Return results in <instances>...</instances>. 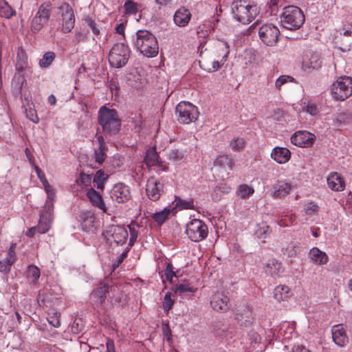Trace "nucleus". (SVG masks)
Listing matches in <instances>:
<instances>
[{
  "label": "nucleus",
  "mask_w": 352,
  "mask_h": 352,
  "mask_svg": "<svg viewBox=\"0 0 352 352\" xmlns=\"http://www.w3.org/2000/svg\"><path fill=\"white\" fill-rule=\"evenodd\" d=\"M109 286L107 283H101L100 286L93 290L91 298L94 304L100 305L106 299V294L109 292Z\"/></svg>",
  "instance_id": "nucleus-22"
},
{
  "label": "nucleus",
  "mask_w": 352,
  "mask_h": 352,
  "mask_svg": "<svg viewBox=\"0 0 352 352\" xmlns=\"http://www.w3.org/2000/svg\"><path fill=\"white\" fill-rule=\"evenodd\" d=\"M234 161L226 155H219L214 161V166L221 168L232 170Z\"/></svg>",
  "instance_id": "nucleus-31"
},
{
  "label": "nucleus",
  "mask_w": 352,
  "mask_h": 352,
  "mask_svg": "<svg viewBox=\"0 0 352 352\" xmlns=\"http://www.w3.org/2000/svg\"><path fill=\"white\" fill-rule=\"evenodd\" d=\"M16 14L14 10L8 3L6 0H0V16L10 19Z\"/></svg>",
  "instance_id": "nucleus-33"
},
{
  "label": "nucleus",
  "mask_w": 352,
  "mask_h": 352,
  "mask_svg": "<svg viewBox=\"0 0 352 352\" xmlns=\"http://www.w3.org/2000/svg\"><path fill=\"white\" fill-rule=\"evenodd\" d=\"M170 213V209L164 208L163 210H161L160 212L153 213L152 214V218L154 219L155 222H157L158 225L161 226L168 219Z\"/></svg>",
  "instance_id": "nucleus-35"
},
{
  "label": "nucleus",
  "mask_w": 352,
  "mask_h": 352,
  "mask_svg": "<svg viewBox=\"0 0 352 352\" xmlns=\"http://www.w3.org/2000/svg\"><path fill=\"white\" fill-rule=\"evenodd\" d=\"M50 18V9L49 5L46 3L41 4L31 21L30 30L32 32L36 34L40 32L43 26L48 23Z\"/></svg>",
  "instance_id": "nucleus-10"
},
{
  "label": "nucleus",
  "mask_w": 352,
  "mask_h": 352,
  "mask_svg": "<svg viewBox=\"0 0 352 352\" xmlns=\"http://www.w3.org/2000/svg\"><path fill=\"white\" fill-rule=\"evenodd\" d=\"M185 232L192 241L199 242L207 237L208 230L203 221L194 219L187 223Z\"/></svg>",
  "instance_id": "nucleus-8"
},
{
  "label": "nucleus",
  "mask_w": 352,
  "mask_h": 352,
  "mask_svg": "<svg viewBox=\"0 0 352 352\" xmlns=\"http://www.w3.org/2000/svg\"><path fill=\"white\" fill-rule=\"evenodd\" d=\"M47 321L54 327L58 328L60 325V313L55 309H52L47 313Z\"/></svg>",
  "instance_id": "nucleus-38"
},
{
  "label": "nucleus",
  "mask_w": 352,
  "mask_h": 352,
  "mask_svg": "<svg viewBox=\"0 0 352 352\" xmlns=\"http://www.w3.org/2000/svg\"><path fill=\"white\" fill-rule=\"evenodd\" d=\"M159 156L155 148H149L146 151L144 161L148 166H157L160 164Z\"/></svg>",
  "instance_id": "nucleus-32"
},
{
  "label": "nucleus",
  "mask_w": 352,
  "mask_h": 352,
  "mask_svg": "<svg viewBox=\"0 0 352 352\" xmlns=\"http://www.w3.org/2000/svg\"><path fill=\"white\" fill-rule=\"evenodd\" d=\"M271 157L278 164H285L291 157V152L287 148L277 146L273 148Z\"/></svg>",
  "instance_id": "nucleus-23"
},
{
  "label": "nucleus",
  "mask_w": 352,
  "mask_h": 352,
  "mask_svg": "<svg viewBox=\"0 0 352 352\" xmlns=\"http://www.w3.org/2000/svg\"><path fill=\"white\" fill-rule=\"evenodd\" d=\"M15 244H12L8 251V256L6 258L8 260H13V263L16 261V255L14 252Z\"/></svg>",
  "instance_id": "nucleus-63"
},
{
  "label": "nucleus",
  "mask_w": 352,
  "mask_h": 352,
  "mask_svg": "<svg viewBox=\"0 0 352 352\" xmlns=\"http://www.w3.org/2000/svg\"><path fill=\"white\" fill-rule=\"evenodd\" d=\"M98 124L106 135H113L119 132L121 120L115 109L103 106L98 111Z\"/></svg>",
  "instance_id": "nucleus-2"
},
{
  "label": "nucleus",
  "mask_w": 352,
  "mask_h": 352,
  "mask_svg": "<svg viewBox=\"0 0 352 352\" xmlns=\"http://www.w3.org/2000/svg\"><path fill=\"white\" fill-rule=\"evenodd\" d=\"M294 80V79L292 76L283 75L278 77V78L276 80L275 87L277 89L280 90L283 85L286 84L288 82H293Z\"/></svg>",
  "instance_id": "nucleus-51"
},
{
  "label": "nucleus",
  "mask_w": 352,
  "mask_h": 352,
  "mask_svg": "<svg viewBox=\"0 0 352 352\" xmlns=\"http://www.w3.org/2000/svg\"><path fill=\"white\" fill-rule=\"evenodd\" d=\"M212 331L217 337L226 338L229 336V325L221 322H216L213 324Z\"/></svg>",
  "instance_id": "nucleus-30"
},
{
  "label": "nucleus",
  "mask_w": 352,
  "mask_h": 352,
  "mask_svg": "<svg viewBox=\"0 0 352 352\" xmlns=\"http://www.w3.org/2000/svg\"><path fill=\"white\" fill-rule=\"evenodd\" d=\"M108 178V175L105 174L104 171L99 170L96 172L93 182L96 184L98 189H103L104 182Z\"/></svg>",
  "instance_id": "nucleus-40"
},
{
  "label": "nucleus",
  "mask_w": 352,
  "mask_h": 352,
  "mask_svg": "<svg viewBox=\"0 0 352 352\" xmlns=\"http://www.w3.org/2000/svg\"><path fill=\"white\" fill-rule=\"evenodd\" d=\"M162 331L164 336L167 338V340L169 341L171 339V329L168 324H162Z\"/></svg>",
  "instance_id": "nucleus-60"
},
{
  "label": "nucleus",
  "mask_w": 352,
  "mask_h": 352,
  "mask_svg": "<svg viewBox=\"0 0 352 352\" xmlns=\"http://www.w3.org/2000/svg\"><path fill=\"white\" fill-rule=\"evenodd\" d=\"M175 114L180 124H188L197 120L199 113L197 107L188 102L182 101L176 106Z\"/></svg>",
  "instance_id": "nucleus-6"
},
{
  "label": "nucleus",
  "mask_w": 352,
  "mask_h": 352,
  "mask_svg": "<svg viewBox=\"0 0 352 352\" xmlns=\"http://www.w3.org/2000/svg\"><path fill=\"white\" fill-rule=\"evenodd\" d=\"M322 61L320 56L315 52H309L304 54L302 61V69L307 72L318 69L321 67Z\"/></svg>",
  "instance_id": "nucleus-17"
},
{
  "label": "nucleus",
  "mask_w": 352,
  "mask_h": 352,
  "mask_svg": "<svg viewBox=\"0 0 352 352\" xmlns=\"http://www.w3.org/2000/svg\"><path fill=\"white\" fill-rule=\"evenodd\" d=\"M79 179L82 184L87 186L91 182V177L89 175L81 173Z\"/></svg>",
  "instance_id": "nucleus-62"
},
{
  "label": "nucleus",
  "mask_w": 352,
  "mask_h": 352,
  "mask_svg": "<svg viewBox=\"0 0 352 352\" xmlns=\"http://www.w3.org/2000/svg\"><path fill=\"white\" fill-rule=\"evenodd\" d=\"M319 207L314 204L309 203L304 206V210L306 214L312 216L318 213Z\"/></svg>",
  "instance_id": "nucleus-52"
},
{
  "label": "nucleus",
  "mask_w": 352,
  "mask_h": 352,
  "mask_svg": "<svg viewBox=\"0 0 352 352\" xmlns=\"http://www.w3.org/2000/svg\"><path fill=\"white\" fill-rule=\"evenodd\" d=\"M125 12L128 14H135L138 11V4L133 1H127L124 5Z\"/></svg>",
  "instance_id": "nucleus-48"
},
{
  "label": "nucleus",
  "mask_w": 352,
  "mask_h": 352,
  "mask_svg": "<svg viewBox=\"0 0 352 352\" xmlns=\"http://www.w3.org/2000/svg\"><path fill=\"white\" fill-rule=\"evenodd\" d=\"M280 22L283 28L296 30L304 23L305 16L299 8L294 6H287L280 15Z\"/></svg>",
  "instance_id": "nucleus-4"
},
{
  "label": "nucleus",
  "mask_w": 352,
  "mask_h": 352,
  "mask_svg": "<svg viewBox=\"0 0 352 352\" xmlns=\"http://www.w3.org/2000/svg\"><path fill=\"white\" fill-rule=\"evenodd\" d=\"M329 187L334 191H342L345 188V183L340 174L331 173L327 177Z\"/></svg>",
  "instance_id": "nucleus-24"
},
{
  "label": "nucleus",
  "mask_w": 352,
  "mask_h": 352,
  "mask_svg": "<svg viewBox=\"0 0 352 352\" xmlns=\"http://www.w3.org/2000/svg\"><path fill=\"white\" fill-rule=\"evenodd\" d=\"M192 14L190 10L185 7L178 8L173 16V21L179 27H186L189 23Z\"/></svg>",
  "instance_id": "nucleus-21"
},
{
  "label": "nucleus",
  "mask_w": 352,
  "mask_h": 352,
  "mask_svg": "<svg viewBox=\"0 0 352 352\" xmlns=\"http://www.w3.org/2000/svg\"><path fill=\"white\" fill-rule=\"evenodd\" d=\"M94 217L93 214H88L86 219L84 220L82 226L84 230H89L90 227H94Z\"/></svg>",
  "instance_id": "nucleus-56"
},
{
  "label": "nucleus",
  "mask_w": 352,
  "mask_h": 352,
  "mask_svg": "<svg viewBox=\"0 0 352 352\" xmlns=\"http://www.w3.org/2000/svg\"><path fill=\"white\" fill-rule=\"evenodd\" d=\"M280 0H269L267 2L271 14H276L278 11V3Z\"/></svg>",
  "instance_id": "nucleus-59"
},
{
  "label": "nucleus",
  "mask_w": 352,
  "mask_h": 352,
  "mask_svg": "<svg viewBox=\"0 0 352 352\" xmlns=\"http://www.w3.org/2000/svg\"><path fill=\"white\" fill-rule=\"evenodd\" d=\"M167 158L174 162H179L184 159V154L178 148H168L166 151Z\"/></svg>",
  "instance_id": "nucleus-39"
},
{
  "label": "nucleus",
  "mask_w": 352,
  "mask_h": 352,
  "mask_svg": "<svg viewBox=\"0 0 352 352\" xmlns=\"http://www.w3.org/2000/svg\"><path fill=\"white\" fill-rule=\"evenodd\" d=\"M87 196L94 206L98 208L103 212L107 211L102 196L96 190L93 188H89L87 190Z\"/></svg>",
  "instance_id": "nucleus-25"
},
{
  "label": "nucleus",
  "mask_w": 352,
  "mask_h": 352,
  "mask_svg": "<svg viewBox=\"0 0 352 352\" xmlns=\"http://www.w3.org/2000/svg\"><path fill=\"white\" fill-rule=\"evenodd\" d=\"M45 182L46 184L44 185V186H45V191L47 194V199L46 200L44 208H45V206H47L48 202L50 203L54 206L53 200L55 197V193L52 189V187L49 184L47 179H45Z\"/></svg>",
  "instance_id": "nucleus-50"
},
{
  "label": "nucleus",
  "mask_w": 352,
  "mask_h": 352,
  "mask_svg": "<svg viewBox=\"0 0 352 352\" xmlns=\"http://www.w3.org/2000/svg\"><path fill=\"white\" fill-rule=\"evenodd\" d=\"M352 120V114L350 112H342L338 114L335 119V122L336 123H344L348 124L350 123Z\"/></svg>",
  "instance_id": "nucleus-45"
},
{
  "label": "nucleus",
  "mask_w": 352,
  "mask_h": 352,
  "mask_svg": "<svg viewBox=\"0 0 352 352\" xmlns=\"http://www.w3.org/2000/svg\"><path fill=\"white\" fill-rule=\"evenodd\" d=\"M245 143V142L243 138H236L230 142V146L233 151H239L244 148Z\"/></svg>",
  "instance_id": "nucleus-47"
},
{
  "label": "nucleus",
  "mask_w": 352,
  "mask_h": 352,
  "mask_svg": "<svg viewBox=\"0 0 352 352\" xmlns=\"http://www.w3.org/2000/svg\"><path fill=\"white\" fill-rule=\"evenodd\" d=\"M110 196L112 200L121 204L129 201L131 198V192L129 186L119 183L115 184L111 190Z\"/></svg>",
  "instance_id": "nucleus-16"
},
{
  "label": "nucleus",
  "mask_w": 352,
  "mask_h": 352,
  "mask_svg": "<svg viewBox=\"0 0 352 352\" xmlns=\"http://www.w3.org/2000/svg\"><path fill=\"white\" fill-rule=\"evenodd\" d=\"M272 233L270 227L265 223L258 225L255 234L258 238L265 239Z\"/></svg>",
  "instance_id": "nucleus-34"
},
{
  "label": "nucleus",
  "mask_w": 352,
  "mask_h": 352,
  "mask_svg": "<svg viewBox=\"0 0 352 352\" xmlns=\"http://www.w3.org/2000/svg\"><path fill=\"white\" fill-rule=\"evenodd\" d=\"M164 183L162 179L151 177L146 183V192L148 197L152 201H157L164 193Z\"/></svg>",
  "instance_id": "nucleus-12"
},
{
  "label": "nucleus",
  "mask_w": 352,
  "mask_h": 352,
  "mask_svg": "<svg viewBox=\"0 0 352 352\" xmlns=\"http://www.w3.org/2000/svg\"><path fill=\"white\" fill-rule=\"evenodd\" d=\"M337 43H340L339 49L343 52L349 51L352 45V38L342 36L336 37Z\"/></svg>",
  "instance_id": "nucleus-41"
},
{
  "label": "nucleus",
  "mask_w": 352,
  "mask_h": 352,
  "mask_svg": "<svg viewBox=\"0 0 352 352\" xmlns=\"http://www.w3.org/2000/svg\"><path fill=\"white\" fill-rule=\"evenodd\" d=\"M311 260L316 265H322L326 264L329 261L327 254L319 250L318 248H313L309 251Z\"/></svg>",
  "instance_id": "nucleus-27"
},
{
  "label": "nucleus",
  "mask_w": 352,
  "mask_h": 352,
  "mask_svg": "<svg viewBox=\"0 0 352 352\" xmlns=\"http://www.w3.org/2000/svg\"><path fill=\"white\" fill-rule=\"evenodd\" d=\"M340 36H342L343 38H344V37L352 38V27L347 29L344 28H342V30L340 32Z\"/></svg>",
  "instance_id": "nucleus-64"
},
{
  "label": "nucleus",
  "mask_w": 352,
  "mask_h": 352,
  "mask_svg": "<svg viewBox=\"0 0 352 352\" xmlns=\"http://www.w3.org/2000/svg\"><path fill=\"white\" fill-rule=\"evenodd\" d=\"M13 263V260H8V258L0 261V272L8 273Z\"/></svg>",
  "instance_id": "nucleus-53"
},
{
  "label": "nucleus",
  "mask_w": 352,
  "mask_h": 352,
  "mask_svg": "<svg viewBox=\"0 0 352 352\" xmlns=\"http://www.w3.org/2000/svg\"><path fill=\"white\" fill-rule=\"evenodd\" d=\"M194 291L189 287L188 284L180 283L175 285V293L179 295L187 294Z\"/></svg>",
  "instance_id": "nucleus-46"
},
{
  "label": "nucleus",
  "mask_w": 352,
  "mask_h": 352,
  "mask_svg": "<svg viewBox=\"0 0 352 352\" xmlns=\"http://www.w3.org/2000/svg\"><path fill=\"white\" fill-rule=\"evenodd\" d=\"M135 47L146 57H155L158 54V42L153 34L146 30H140L133 38Z\"/></svg>",
  "instance_id": "nucleus-1"
},
{
  "label": "nucleus",
  "mask_w": 352,
  "mask_h": 352,
  "mask_svg": "<svg viewBox=\"0 0 352 352\" xmlns=\"http://www.w3.org/2000/svg\"><path fill=\"white\" fill-rule=\"evenodd\" d=\"M104 148H98L95 150V160L99 164H101L104 160L105 154L104 153Z\"/></svg>",
  "instance_id": "nucleus-55"
},
{
  "label": "nucleus",
  "mask_w": 352,
  "mask_h": 352,
  "mask_svg": "<svg viewBox=\"0 0 352 352\" xmlns=\"http://www.w3.org/2000/svg\"><path fill=\"white\" fill-rule=\"evenodd\" d=\"M333 97L343 101L352 95V78L346 76H340L331 85Z\"/></svg>",
  "instance_id": "nucleus-7"
},
{
  "label": "nucleus",
  "mask_w": 352,
  "mask_h": 352,
  "mask_svg": "<svg viewBox=\"0 0 352 352\" xmlns=\"http://www.w3.org/2000/svg\"><path fill=\"white\" fill-rule=\"evenodd\" d=\"M131 50L128 45L119 43L113 45L109 53V62L111 67L121 68L128 62Z\"/></svg>",
  "instance_id": "nucleus-5"
},
{
  "label": "nucleus",
  "mask_w": 352,
  "mask_h": 352,
  "mask_svg": "<svg viewBox=\"0 0 352 352\" xmlns=\"http://www.w3.org/2000/svg\"><path fill=\"white\" fill-rule=\"evenodd\" d=\"M333 341L339 346H344L349 342V338L346 335L343 324L334 325L331 329Z\"/></svg>",
  "instance_id": "nucleus-19"
},
{
  "label": "nucleus",
  "mask_w": 352,
  "mask_h": 352,
  "mask_svg": "<svg viewBox=\"0 0 352 352\" xmlns=\"http://www.w3.org/2000/svg\"><path fill=\"white\" fill-rule=\"evenodd\" d=\"M55 53L47 52L44 54L43 58L39 60V65L41 67H48L55 58Z\"/></svg>",
  "instance_id": "nucleus-43"
},
{
  "label": "nucleus",
  "mask_w": 352,
  "mask_h": 352,
  "mask_svg": "<svg viewBox=\"0 0 352 352\" xmlns=\"http://www.w3.org/2000/svg\"><path fill=\"white\" fill-rule=\"evenodd\" d=\"M53 220V206L48 202L45 209L40 214V219L38 226V232L44 234L47 232Z\"/></svg>",
  "instance_id": "nucleus-14"
},
{
  "label": "nucleus",
  "mask_w": 352,
  "mask_h": 352,
  "mask_svg": "<svg viewBox=\"0 0 352 352\" xmlns=\"http://www.w3.org/2000/svg\"><path fill=\"white\" fill-rule=\"evenodd\" d=\"M315 135L307 131H298L291 137V142L299 147H309L313 145Z\"/></svg>",
  "instance_id": "nucleus-15"
},
{
  "label": "nucleus",
  "mask_w": 352,
  "mask_h": 352,
  "mask_svg": "<svg viewBox=\"0 0 352 352\" xmlns=\"http://www.w3.org/2000/svg\"><path fill=\"white\" fill-rule=\"evenodd\" d=\"M164 300L163 309L165 311H169L173 305V300L171 299L170 293H167L165 295Z\"/></svg>",
  "instance_id": "nucleus-57"
},
{
  "label": "nucleus",
  "mask_w": 352,
  "mask_h": 352,
  "mask_svg": "<svg viewBox=\"0 0 352 352\" xmlns=\"http://www.w3.org/2000/svg\"><path fill=\"white\" fill-rule=\"evenodd\" d=\"M130 232V239H129V245H133L134 242L136 241L138 236V228L140 226L136 222H131L130 225L128 226Z\"/></svg>",
  "instance_id": "nucleus-44"
},
{
  "label": "nucleus",
  "mask_w": 352,
  "mask_h": 352,
  "mask_svg": "<svg viewBox=\"0 0 352 352\" xmlns=\"http://www.w3.org/2000/svg\"><path fill=\"white\" fill-rule=\"evenodd\" d=\"M299 250V248L294 243H290L285 248H283V254L289 258L295 257Z\"/></svg>",
  "instance_id": "nucleus-42"
},
{
  "label": "nucleus",
  "mask_w": 352,
  "mask_h": 352,
  "mask_svg": "<svg viewBox=\"0 0 352 352\" xmlns=\"http://www.w3.org/2000/svg\"><path fill=\"white\" fill-rule=\"evenodd\" d=\"M61 12L62 16V31L64 33H68L72 31L75 24V16L74 10L72 7L67 4L64 3L59 7Z\"/></svg>",
  "instance_id": "nucleus-13"
},
{
  "label": "nucleus",
  "mask_w": 352,
  "mask_h": 352,
  "mask_svg": "<svg viewBox=\"0 0 352 352\" xmlns=\"http://www.w3.org/2000/svg\"><path fill=\"white\" fill-rule=\"evenodd\" d=\"M40 270L35 265H30L28 267L27 277L32 283H36L40 277Z\"/></svg>",
  "instance_id": "nucleus-37"
},
{
  "label": "nucleus",
  "mask_w": 352,
  "mask_h": 352,
  "mask_svg": "<svg viewBox=\"0 0 352 352\" xmlns=\"http://www.w3.org/2000/svg\"><path fill=\"white\" fill-rule=\"evenodd\" d=\"M254 192V189L248 184H241L239 186L236 190V194L241 199H246Z\"/></svg>",
  "instance_id": "nucleus-36"
},
{
  "label": "nucleus",
  "mask_w": 352,
  "mask_h": 352,
  "mask_svg": "<svg viewBox=\"0 0 352 352\" xmlns=\"http://www.w3.org/2000/svg\"><path fill=\"white\" fill-rule=\"evenodd\" d=\"M292 296L289 287L287 285H278L275 287L274 297L278 302L286 300Z\"/></svg>",
  "instance_id": "nucleus-28"
},
{
  "label": "nucleus",
  "mask_w": 352,
  "mask_h": 352,
  "mask_svg": "<svg viewBox=\"0 0 352 352\" xmlns=\"http://www.w3.org/2000/svg\"><path fill=\"white\" fill-rule=\"evenodd\" d=\"M283 271L282 263L275 258L270 259L265 266V273L272 276H279Z\"/></svg>",
  "instance_id": "nucleus-26"
},
{
  "label": "nucleus",
  "mask_w": 352,
  "mask_h": 352,
  "mask_svg": "<svg viewBox=\"0 0 352 352\" xmlns=\"http://www.w3.org/2000/svg\"><path fill=\"white\" fill-rule=\"evenodd\" d=\"M176 206L179 209H193V199L192 198L188 199H179L177 201Z\"/></svg>",
  "instance_id": "nucleus-49"
},
{
  "label": "nucleus",
  "mask_w": 352,
  "mask_h": 352,
  "mask_svg": "<svg viewBox=\"0 0 352 352\" xmlns=\"http://www.w3.org/2000/svg\"><path fill=\"white\" fill-rule=\"evenodd\" d=\"M165 276L169 282H172L173 276H175V273L173 271V265L170 263H168L165 270Z\"/></svg>",
  "instance_id": "nucleus-58"
},
{
  "label": "nucleus",
  "mask_w": 352,
  "mask_h": 352,
  "mask_svg": "<svg viewBox=\"0 0 352 352\" xmlns=\"http://www.w3.org/2000/svg\"><path fill=\"white\" fill-rule=\"evenodd\" d=\"M231 8L234 18L243 24L250 23L258 13L256 6L250 0H235L232 2Z\"/></svg>",
  "instance_id": "nucleus-3"
},
{
  "label": "nucleus",
  "mask_w": 352,
  "mask_h": 352,
  "mask_svg": "<svg viewBox=\"0 0 352 352\" xmlns=\"http://www.w3.org/2000/svg\"><path fill=\"white\" fill-rule=\"evenodd\" d=\"M273 196L281 197L287 195L292 190L291 184L285 182H278L274 186Z\"/></svg>",
  "instance_id": "nucleus-29"
},
{
  "label": "nucleus",
  "mask_w": 352,
  "mask_h": 352,
  "mask_svg": "<svg viewBox=\"0 0 352 352\" xmlns=\"http://www.w3.org/2000/svg\"><path fill=\"white\" fill-rule=\"evenodd\" d=\"M229 298L221 292H217L212 295L210 305L217 311H226L229 309Z\"/></svg>",
  "instance_id": "nucleus-20"
},
{
  "label": "nucleus",
  "mask_w": 352,
  "mask_h": 352,
  "mask_svg": "<svg viewBox=\"0 0 352 352\" xmlns=\"http://www.w3.org/2000/svg\"><path fill=\"white\" fill-rule=\"evenodd\" d=\"M235 319L241 327H250L254 320L252 309L247 305L238 308L235 314Z\"/></svg>",
  "instance_id": "nucleus-18"
},
{
  "label": "nucleus",
  "mask_w": 352,
  "mask_h": 352,
  "mask_svg": "<svg viewBox=\"0 0 352 352\" xmlns=\"http://www.w3.org/2000/svg\"><path fill=\"white\" fill-rule=\"evenodd\" d=\"M103 234L110 243H124L128 237V231L123 226L110 225L107 226Z\"/></svg>",
  "instance_id": "nucleus-11"
},
{
  "label": "nucleus",
  "mask_w": 352,
  "mask_h": 352,
  "mask_svg": "<svg viewBox=\"0 0 352 352\" xmlns=\"http://www.w3.org/2000/svg\"><path fill=\"white\" fill-rule=\"evenodd\" d=\"M85 21L87 24V25L91 29L93 33L95 35H98L100 34L99 29L96 27V24L94 20L92 19L91 17L87 16L85 17Z\"/></svg>",
  "instance_id": "nucleus-54"
},
{
  "label": "nucleus",
  "mask_w": 352,
  "mask_h": 352,
  "mask_svg": "<svg viewBox=\"0 0 352 352\" xmlns=\"http://www.w3.org/2000/svg\"><path fill=\"white\" fill-rule=\"evenodd\" d=\"M219 48L225 52L223 58H226L230 52L228 43L225 41L221 42L219 45Z\"/></svg>",
  "instance_id": "nucleus-61"
},
{
  "label": "nucleus",
  "mask_w": 352,
  "mask_h": 352,
  "mask_svg": "<svg viewBox=\"0 0 352 352\" xmlns=\"http://www.w3.org/2000/svg\"><path fill=\"white\" fill-rule=\"evenodd\" d=\"M258 35L263 43L272 47L278 43L280 31L274 24L267 23L259 28Z\"/></svg>",
  "instance_id": "nucleus-9"
}]
</instances>
